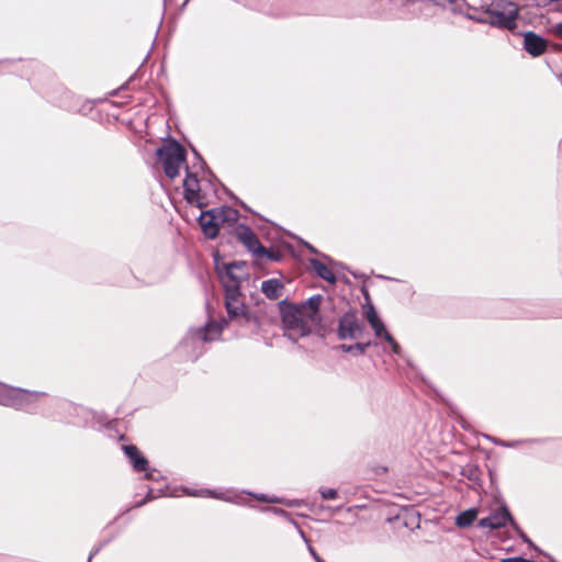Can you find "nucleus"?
<instances>
[{"label": "nucleus", "mask_w": 562, "mask_h": 562, "mask_svg": "<svg viewBox=\"0 0 562 562\" xmlns=\"http://www.w3.org/2000/svg\"><path fill=\"white\" fill-rule=\"evenodd\" d=\"M236 236L245 247L256 256L267 254V249L261 245L256 234L247 225L238 224L236 226Z\"/></svg>", "instance_id": "nucleus-10"}, {"label": "nucleus", "mask_w": 562, "mask_h": 562, "mask_svg": "<svg viewBox=\"0 0 562 562\" xmlns=\"http://www.w3.org/2000/svg\"><path fill=\"white\" fill-rule=\"evenodd\" d=\"M474 3L475 0H468V5L474 9V13L469 14L470 19L501 29L514 30L516 27L519 11L516 3L498 0L482 7L481 11L475 9Z\"/></svg>", "instance_id": "nucleus-2"}, {"label": "nucleus", "mask_w": 562, "mask_h": 562, "mask_svg": "<svg viewBox=\"0 0 562 562\" xmlns=\"http://www.w3.org/2000/svg\"><path fill=\"white\" fill-rule=\"evenodd\" d=\"M207 188H212L210 182L202 183L194 173L189 172L183 180L184 198L190 204H194L202 209L209 204L210 192Z\"/></svg>", "instance_id": "nucleus-5"}, {"label": "nucleus", "mask_w": 562, "mask_h": 562, "mask_svg": "<svg viewBox=\"0 0 562 562\" xmlns=\"http://www.w3.org/2000/svg\"><path fill=\"white\" fill-rule=\"evenodd\" d=\"M321 295H313L306 302L294 305L281 303L282 324L285 336L296 341L307 336L321 322Z\"/></svg>", "instance_id": "nucleus-1"}, {"label": "nucleus", "mask_w": 562, "mask_h": 562, "mask_svg": "<svg viewBox=\"0 0 562 562\" xmlns=\"http://www.w3.org/2000/svg\"><path fill=\"white\" fill-rule=\"evenodd\" d=\"M157 156L161 162L166 176L175 179L186 161V150L177 142H170L157 149Z\"/></svg>", "instance_id": "nucleus-3"}, {"label": "nucleus", "mask_w": 562, "mask_h": 562, "mask_svg": "<svg viewBox=\"0 0 562 562\" xmlns=\"http://www.w3.org/2000/svg\"><path fill=\"white\" fill-rule=\"evenodd\" d=\"M370 326L372 327V329L378 338L385 339V334H390L385 329V326L380 318L378 321H374L373 323H370Z\"/></svg>", "instance_id": "nucleus-22"}, {"label": "nucleus", "mask_w": 562, "mask_h": 562, "mask_svg": "<svg viewBox=\"0 0 562 562\" xmlns=\"http://www.w3.org/2000/svg\"><path fill=\"white\" fill-rule=\"evenodd\" d=\"M283 283L279 279H268L261 283V292L270 300L281 297Z\"/></svg>", "instance_id": "nucleus-15"}, {"label": "nucleus", "mask_w": 562, "mask_h": 562, "mask_svg": "<svg viewBox=\"0 0 562 562\" xmlns=\"http://www.w3.org/2000/svg\"><path fill=\"white\" fill-rule=\"evenodd\" d=\"M391 347L392 351L395 353V355H400V345L395 341V339L392 337L391 334H385V339H384Z\"/></svg>", "instance_id": "nucleus-26"}, {"label": "nucleus", "mask_w": 562, "mask_h": 562, "mask_svg": "<svg viewBox=\"0 0 562 562\" xmlns=\"http://www.w3.org/2000/svg\"><path fill=\"white\" fill-rule=\"evenodd\" d=\"M225 291V307L231 321L246 324L252 321V316L244 302L240 289L228 285Z\"/></svg>", "instance_id": "nucleus-4"}, {"label": "nucleus", "mask_w": 562, "mask_h": 562, "mask_svg": "<svg viewBox=\"0 0 562 562\" xmlns=\"http://www.w3.org/2000/svg\"><path fill=\"white\" fill-rule=\"evenodd\" d=\"M485 438L491 440L492 442H494L495 445H498V446H502V447H506L507 442L505 441H502V440H498L492 436H488V435H485Z\"/></svg>", "instance_id": "nucleus-29"}, {"label": "nucleus", "mask_w": 562, "mask_h": 562, "mask_svg": "<svg viewBox=\"0 0 562 562\" xmlns=\"http://www.w3.org/2000/svg\"><path fill=\"white\" fill-rule=\"evenodd\" d=\"M551 32L558 37L562 38V23L553 25Z\"/></svg>", "instance_id": "nucleus-28"}, {"label": "nucleus", "mask_w": 562, "mask_h": 562, "mask_svg": "<svg viewBox=\"0 0 562 562\" xmlns=\"http://www.w3.org/2000/svg\"><path fill=\"white\" fill-rule=\"evenodd\" d=\"M92 557H93V553H92V554H90V557H89V559H88V562H91Z\"/></svg>", "instance_id": "nucleus-35"}, {"label": "nucleus", "mask_w": 562, "mask_h": 562, "mask_svg": "<svg viewBox=\"0 0 562 562\" xmlns=\"http://www.w3.org/2000/svg\"><path fill=\"white\" fill-rule=\"evenodd\" d=\"M254 497L261 502L283 504L288 507H297L300 505V502L296 499H285L277 496H269L266 494H254Z\"/></svg>", "instance_id": "nucleus-19"}, {"label": "nucleus", "mask_w": 562, "mask_h": 562, "mask_svg": "<svg viewBox=\"0 0 562 562\" xmlns=\"http://www.w3.org/2000/svg\"><path fill=\"white\" fill-rule=\"evenodd\" d=\"M364 334V326L360 323L356 311L345 313L338 321L337 335L341 340H359Z\"/></svg>", "instance_id": "nucleus-7"}, {"label": "nucleus", "mask_w": 562, "mask_h": 562, "mask_svg": "<svg viewBox=\"0 0 562 562\" xmlns=\"http://www.w3.org/2000/svg\"><path fill=\"white\" fill-rule=\"evenodd\" d=\"M310 265L312 266V268L319 278L331 284L336 283L335 273L324 262H322L318 259L312 258L310 259Z\"/></svg>", "instance_id": "nucleus-17"}, {"label": "nucleus", "mask_w": 562, "mask_h": 562, "mask_svg": "<svg viewBox=\"0 0 562 562\" xmlns=\"http://www.w3.org/2000/svg\"><path fill=\"white\" fill-rule=\"evenodd\" d=\"M199 223L204 235L211 239L215 238L218 234L217 224L211 218L210 211L202 212L199 216Z\"/></svg>", "instance_id": "nucleus-16"}, {"label": "nucleus", "mask_w": 562, "mask_h": 562, "mask_svg": "<svg viewBox=\"0 0 562 562\" xmlns=\"http://www.w3.org/2000/svg\"><path fill=\"white\" fill-rule=\"evenodd\" d=\"M371 346L370 341L357 342L355 345H341L339 349L347 353L363 355L366 350Z\"/></svg>", "instance_id": "nucleus-21"}, {"label": "nucleus", "mask_w": 562, "mask_h": 562, "mask_svg": "<svg viewBox=\"0 0 562 562\" xmlns=\"http://www.w3.org/2000/svg\"><path fill=\"white\" fill-rule=\"evenodd\" d=\"M524 47L530 55L539 56L546 50V42L541 36L527 32L524 36Z\"/></svg>", "instance_id": "nucleus-13"}, {"label": "nucleus", "mask_w": 562, "mask_h": 562, "mask_svg": "<svg viewBox=\"0 0 562 562\" xmlns=\"http://www.w3.org/2000/svg\"><path fill=\"white\" fill-rule=\"evenodd\" d=\"M188 2H189V0H186L183 4L186 5Z\"/></svg>", "instance_id": "nucleus-37"}, {"label": "nucleus", "mask_w": 562, "mask_h": 562, "mask_svg": "<svg viewBox=\"0 0 562 562\" xmlns=\"http://www.w3.org/2000/svg\"><path fill=\"white\" fill-rule=\"evenodd\" d=\"M210 216L215 221L217 227L227 225H234L238 220V212L232 207H221L209 210Z\"/></svg>", "instance_id": "nucleus-12"}, {"label": "nucleus", "mask_w": 562, "mask_h": 562, "mask_svg": "<svg viewBox=\"0 0 562 562\" xmlns=\"http://www.w3.org/2000/svg\"><path fill=\"white\" fill-rule=\"evenodd\" d=\"M268 510H271V512H272V513H274L276 515H279V516H282V517H286V518H289V519H290V521H291V522H292V524H293L297 529H300V528H299V526H297V524H296L293 519H291V518H290V515H289L284 509L273 507V508H268Z\"/></svg>", "instance_id": "nucleus-27"}, {"label": "nucleus", "mask_w": 562, "mask_h": 562, "mask_svg": "<svg viewBox=\"0 0 562 562\" xmlns=\"http://www.w3.org/2000/svg\"><path fill=\"white\" fill-rule=\"evenodd\" d=\"M518 560L521 561V562H529L526 559H518Z\"/></svg>", "instance_id": "nucleus-36"}, {"label": "nucleus", "mask_w": 562, "mask_h": 562, "mask_svg": "<svg viewBox=\"0 0 562 562\" xmlns=\"http://www.w3.org/2000/svg\"><path fill=\"white\" fill-rule=\"evenodd\" d=\"M308 249H310L312 252H316V250H315L312 246H308Z\"/></svg>", "instance_id": "nucleus-34"}, {"label": "nucleus", "mask_w": 562, "mask_h": 562, "mask_svg": "<svg viewBox=\"0 0 562 562\" xmlns=\"http://www.w3.org/2000/svg\"><path fill=\"white\" fill-rule=\"evenodd\" d=\"M324 259H325L327 262H329L330 265H331V263H334V262H333V260H331L329 257H327V256H324Z\"/></svg>", "instance_id": "nucleus-33"}, {"label": "nucleus", "mask_w": 562, "mask_h": 562, "mask_svg": "<svg viewBox=\"0 0 562 562\" xmlns=\"http://www.w3.org/2000/svg\"><path fill=\"white\" fill-rule=\"evenodd\" d=\"M158 474H159L158 472H156L155 470H153V471H150V472H147V473H146V476H147L148 479H154V480H156Z\"/></svg>", "instance_id": "nucleus-30"}, {"label": "nucleus", "mask_w": 562, "mask_h": 562, "mask_svg": "<svg viewBox=\"0 0 562 562\" xmlns=\"http://www.w3.org/2000/svg\"><path fill=\"white\" fill-rule=\"evenodd\" d=\"M188 493L190 495H193V496L214 497V498L223 499V501H226V502L237 503L236 498L227 496L225 493H220L218 494V493H216L214 491H211V490H201L199 492H188Z\"/></svg>", "instance_id": "nucleus-20"}, {"label": "nucleus", "mask_w": 562, "mask_h": 562, "mask_svg": "<svg viewBox=\"0 0 562 562\" xmlns=\"http://www.w3.org/2000/svg\"><path fill=\"white\" fill-rule=\"evenodd\" d=\"M299 533L301 538L307 543V549L312 557L315 559L316 562H325L315 551V549L308 543V539L306 538L304 531L302 529H299Z\"/></svg>", "instance_id": "nucleus-24"}, {"label": "nucleus", "mask_w": 562, "mask_h": 562, "mask_svg": "<svg viewBox=\"0 0 562 562\" xmlns=\"http://www.w3.org/2000/svg\"><path fill=\"white\" fill-rule=\"evenodd\" d=\"M216 269L224 290H227L228 285H235L240 289L241 281L247 277L246 263L244 261L227 263L222 268L217 266Z\"/></svg>", "instance_id": "nucleus-8"}, {"label": "nucleus", "mask_w": 562, "mask_h": 562, "mask_svg": "<svg viewBox=\"0 0 562 562\" xmlns=\"http://www.w3.org/2000/svg\"><path fill=\"white\" fill-rule=\"evenodd\" d=\"M319 493L324 499H336L338 497V492L335 488L322 487Z\"/></svg>", "instance_id": "nucleus-25"}, {"label": "nucleus", "mask_w": 562, "mask_h": 562, "mask_svg": "<svg viewBox=\"0 0 562 562\" xmlns=\"http://www.w3.org/2000/svg\"><path fill=\"white\" fill-rule=\"evenodd\" d=\"M508 521H512L509 512L506 508H501L490 516L482 518L479 521L481 528L498 529L504 527Z\"/></svg>", "instance_id": "nucleus-11"}, {"label": "nucleus", "mask_w": 562, "mask_h": 562, "mask_svg": "<svg viewBox=\"0 0 562 562\" xmlns=\"http://www.w3.org/2000/svg\"><path fill=\"white\" fill-rule=\"evenodd\" d=\"M364 315H366V318L369 324L373 323L374 321H378L380 318L372 304H369L368 306H366Z\"/></svg>", "instance_id": "nucleus-23"}, {"label": "nucleus", "mask_w": 562, "mask_h": 562, "mask_svg": "<svg viewBox=\"0 0 562 562\" xmlns=\"http://www.w3.org/2000/svg\"><path fill=\"white\" fill-rule=\"evenodd\" d=\"M125 454L131 460L133 468L137 472L147 471L148 468V461L145 457H143L137 447L130 445L123 447Z\"/></svg>", "instance_id": "nucleus-14"}, {"label": "nucleus", "mask_w": 562, "mask_h": 562, "mask_svg": "<svg viewBox=\"0 0 562 562\" xmlns=\"http://www.w3.org/2000/svg\"><path fill=\"white\" fill-rule=\"evenodd\" d=\"M477 517V510L475 508H470L460 513L456 518V525L461 528L469 527L473 524V521Z\"/></svg>", "instance_id": "nucleus-18"}, {"label": "nucleus", "mask_w": 562, "mask_h": 562, "mask_svg": "<svg viewBox=\"0 0 562 562\" xmlns=\"http://www.w3.org/2000/svg\"><path fill=\"white\" fill-rule=\"evenodd\" d=\"M40 396L38 393H30L26 390L13 389L0 383V404L19 409H27L30 403Z\"/></svg>", "instance_id": "nucleus-6"}, {"label": "nucleus", "mask_w": 562, "mask_h": 562, "mask_svg": "<svg viewBox=\"0 0 562 562\" xmlns=\"http://www.w3.org/2000/svg\"><path fill=\"white\" fill-rule=\"evenodd\" d=\"M519 441H514V442H507L506 447L507 448H512V447H516L518 445Z\"/></svg>", "instance_id": "nucleus-32"}, {"label": "nucleus", "mask_w": 562, "mask_h": 562, "mask_svg": "<svg viewBox=\"0 0 562 562\" xmlns=\"http://www.w3.org/2000/svg\"><path fill=\"white\" fill-rule=\"evenodd\" d=\"M263 256H267L268 258H270V259H272V260H277V259H278V257H277V256H274L273 254H271V252H269V251H267V254H266V255H262L261 257H263Z\"/></svg>", "instance_id": "nucleus-31"}, {"label": "nucleus", "mask_w": 562, "mask_h": 562, "mask_svg": "<svg viewBox=\"0 0 562 562\" xmlns=\"http://www.w3.org/2000/svg\"><path fill=\"white\" fill-rule=\"evenodd\" d=\"M227 324L225 319L221 322H210L204 327L190 330L186 337V342H210L220 339L224 326Z\"/></svg>", "instance_id": "nucleus-9"}]
</instances>
